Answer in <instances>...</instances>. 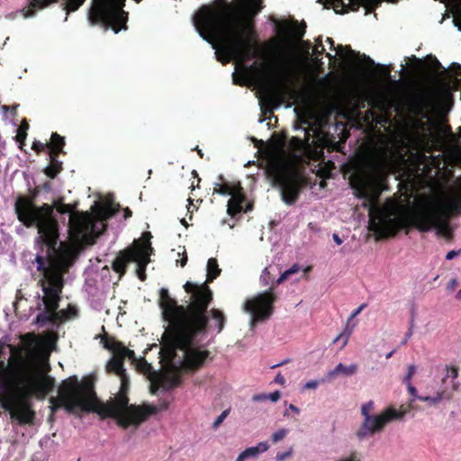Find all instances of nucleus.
<instances>
[{
    "label": "nucleus",
    "instance_id": "f704fd0d",
    "mask_svg": "<svg viewBox=\"0 0 461 461\" xmlns=\"http://www.w3.org/2000/svg\"><path fill=\"white\" fill-rule=\"evenodd\" d=\"M273 276L270 272V269L269 267H266L261 276H260V282H261V285H264V286H267L269 285L271 283H273Z\"/></svg>",
    "mask_w": 461,
    "mask_h": 461
},
{
    "label": "nucleus",
    "instance_id": "13d9d810",
    "mask_svg": "<svg viewBox=\"0 0 461 461\" xmlns=\"http://www.w3.org/2000/svg\"><path fill=\"white\" fill-rule=\"evenodd\" d=\"M366 307V304L363 303L361 304L360 306H358L350 315L349 317V320H352L353 318H355L356 316H357L361 311Z\"/></svg>",
    "mask_w": 461,
    "mask_h": 461
},
{
    "label": "nucleus",
    "instance_id": "052dcab7",
    "mask_svg": "<svg viewBox=\"0 0 461 461\" xmlns=\"http://www.w3.org/2000/svg\"><path fill=\"white\" fill-rule=\"evenodd\" d=\"M319 383L315 380L309 381L305 384L304 388L306 389H315L318 386Z\"/></svg>",
    "mask_w": 461,
    "mask_h": 461
},
{
    "label": "nucleus",
    "instance_id": "1a4fd4ad",
    "mask_svg": "<svg viewBox=\"0 0 461 461\" xmlns=\"http://www.w3.org/2000/svg\"><path fill=\"white\" fill-rule=\"evenodd\" d=\"M271 48L276 58L268 63H261L262 68H267L270 77L268 87L272 90H282L287 87L294 63V55L288 47L282 46L276 40L266 43Z\"/></svg>",
    "mask_w": 461,
    "mask_h": 461
},
{
    "label": "nucleus",
    "instance_id": "e2e57ef3",
    "mask_svg": "<svg viewBox=\"0 0 461 461\" xmlns=\"http://www.w3.org/2000/svg\"><path fill=\"white\" fill-rule=\"evenodd\" d=\"M300 270V267L298 264H294L289 269H287V271L289 272V275H293V274H296L298 273Z\"/></svg>",
    "mask_w": 461,
    "mask_h": 461
},
{
    "label": "nucleus",
    "instance_id": "4be33fe9",
    "mask_svg": "<svg viewBox=\"0 0 461 461\" xmlns=\"http://www.w3.org/2000/svg\"><path fill=\"white\" fill-rule=\"evenodd\" d=\"M218 183H215L213 194L232 196L235 193L240 191L242 186L240 182H229L222 175L218 176Z\"/></svg>",
    "mask_w": 461,
    "mask_h": 461
},
{
    "label": "nucleus",
    "instance_id": "49530a36",
    "mask_svg": "<svg viewBox=\"0 0 461 461\" xmlns=\"http://www.w3.org/2000/svg\"><path fill=\"white\" fill-rule=\"evenodd\" d=\"M448 375L453 379H456L458 376V369L456 366H446Z\"/></svg>",
    "mask_w": 461,
    "mask_h": 461
},
{
    "label": "nucleus",
    "instance_id": "20e7f679",
    "mask_svg": "<svg viewBox=\"0 0 461 461\" xmlns=\"http://www.w3.org/2000/svg\"><path fill=\"white\" fill-rule=\"evenodd\" d=\"M54 386L55 379L47 373L15 363L13 356L8 364L0 359V406L19 424L34 423L36 412L31 400L45 399Z\"/></svg>",
    "mask_w": 461,
    "mask_h": 461
},
{
    "label": "nucleus",
    "instance_id": "774afa93",
    "mask_svg": "<svg viewBox=\"0 0 461 461\" xmlns=\"http://www.w3.org/2000/svg\"><path fill=\"white\" fill-rule=\"evenodd\" d=\"M454 72L460 74L461 73V65L458 63H453L451 66Z\"/></svg>",
    "mask_w": 461,
    "mask_h": 461
},
{
    "label": "nucleus",
    "instance_id": "39448f33",
    "mask_svg": "<svg viewBox=\"0 0 461 461\" xmlns=\"http://www.w3.org/2000/svg\"><path fill=\"white\" fill-rule=\"evenodd\" d=\"M73 251L70 248L56 251L52 254H37L35 262L41 278L37 285L43 295L37 309L41 311L35 318L34 323L45 326L47 323L58 325L67 321L77 314L75 306L68 305L67 309L58 311L65 285L64 276L72 264Z\"/></svg>",
    "mask_w": 461,
    "mask_h": 461
},
{
    "label": "nucleus",
    "instance_id": "4468645a",
    "mask_svg": "<svg viewBox=\"0 0 461 461\" xmlns=\"http://www.w3.org/2000/svg\"><path fill=\"white\" fill-rule=\"evenodd\" d=\"M203 294H210L209 300L206 303L203 314L205 318V324L202 327L201 330L194 331L193 334L185 335L186 331L182 336V342L186 344L190 343L193 339H197L205 336L209 330H214L217 334L221 333L227 323V316L224 312L219 308H211L209 306L213 301V292L205 283H202L201 291Z\"/></svg>",
    "mask_w": 461,
    "mask_h": 461
},
{
    "label": "nucleus",
    "instance_id": "c03bdc74",
    "mask_svg": "<svg viewBox=\"0 0 461 461\" xmlns=\"http://www.w3.org/2000/svg\"><path fill=\"white\" fill-rule=\"evenodd\" d=\"M415 372H416V366L414 365H410L408 366V373L406 374V375L403 378V383L404 384L411 383V379L412 378Z\"/></svg>",
    "mask_w": 461,
    "mask_h": 461
},
{
    "label": "nucleus",
    "instance_id": "ddd939ff",
    "mask_svg": "<svg viewBox=\"0 0 461 461\" xmlns=\"http://www.w3.org/2000/svg\"><path fill=\"white\" fill-rule=\"evenodd\" d=\"M50 206H53V210L56 209L60 214H69L68 230L75 240H80L93 230L95 225L93 216L88 212L77 211V202L65 203L63 198L60 197L55 200Z\"/></svg>",
    "mask_w": 461,
    "mask_h": 461
},
{
    "label": "nucleus",
    "instance_id": "e433bc0d",
    "mask_svg": "<svg viewBox=\"0 0 461 461\" xmlns=\"http://www.w3.org/2000/svg\"><path fill=\"white\" fill-rule=\"evenodd\" d=\"M341 143L335 140H323V148H327L329 152L331 151H339L340 149Z\"/></svg>",
    "mask_w": 461,
    "mask_h": 461
},
{
    "label": "nucleus",
    "instance_id": "0eeeda50",
    "mask_svg": "<svg viewBox=\"0 0 461 461\" xmlns=\"http://www.w3.org/2000/svg\"><path fill=\"white\" fill-rule=\"evenodd\" d=\"M39 192V188L35 187L30 196H18L14 211L17 219L25 227L37 228L39 236L36 243L41 253L52 254L68 247L59 241V224L53 213V206L49 203L38 206L35 203Z\"/></svg>",
    "mask_w": 461,
    "mask_h": 461
},
{
    "label": "nucleus",
    "instance_id": "f257e3e1",
    "mask_svg": "<svg viewBox=\"0 0 461 461\" xmlns=\"http://www.w3.org/2000/svg\"><path fill=\"white\" fill-rule=\"evenodd\" d=\"M387 178L388 172L384 165L374 158L360 160L350 176V185L355 195L364 199L363 206L369 209V230L377 235L378 239H388L410 227L420 232L435 229L437 235L452 239L449 219L427 198L417 203L410 213L402 218H393L380 208H375L382 192L388 189Z\"/></svg>",
    "mask_w": 461,
    "mask_h": 461
},
{
    "label": "nucleus",
    "instance_id": "a19ab883",
    "mask_svg": "<svg viewBox=\"0 0 461 461\" xmlns=\"http://www.w3.org/2000/svg\"><path fill=\"white\" fill-rule=\"evenodd\" d=\"M229 413L230 410L223 411L212 423V428L217 429L223 422V420L226 419Z\"/></svg>",
    "mask_w": 461,
    "mask_h": 461
},
{
    "label": "nucleus",
    "instance_id": "79ce46f5",
    "mask_svg": "<svg viewBox=\"0 0 461 461\" xmlns=\"http://www.w3.org/2000/svg\"><path fill=\"white\" fill-rule=\"evenodd\" d=\"M351 331L352 330H348L346 333H340L339 334L335 339H334V343L338 342L339 340H340L341 339H343V344H342V348L345 347L347 344H348V339H349V336L351 334Z\"/></svg>",
    "mask_w": 461,
    "mask_h": 461
},
{
    "label": "nucleus",
    "instance_id": "ea45409f",
    "mask_svg": "<svg viewBox=\"0 0 461 461\" xmlns=\"http://www.w3.org/2000/svg\"><path fill=\"white\" fill-rule=\"evenodd\" d=\"M22 340L28 346H32L37 341V337L34 333L29 332L22 337Z\"/></svg>",
    "mask_w": 461,
    "mask_h": 461
},
{
    "label": "nucleus",
    "instance_id": "5fc2aeb1",
    "mask_svg": "<svg viewBox=\"0 0 461 461\" xmlns=\"http://www.w3.org/2000/svg\"><path fill=\"white\" fill-rule=\"evenodd\" d=\"M252 400H253L254 402H262V401H266V400H267V393H259V394H255V395H253Z\"/></svg>",
    "mask_w": 461,
    "mask_h": 461
},
{
    "label": "nucleus",
    "instance_id": "a18cd8bd",
    "mask_svg": "<svg viewBox=\"0 0 461 461\" xmlns=\"http://www.w3.org/2000/svg\"><path fill=\"white\" fill-rule=\"evenodd\" d=\"M305 23L302 27H296L293 30L294 36L297 39H302L305 34Z\"/></svg>",
    "mask_w": 461,
    "mask_h": 461
},
{
    "label": "nucleus",
    "instance_id": "338daca9",
    "mask_svg": "<svg viewBox=\"0 0 461 461\" xmlns=\"http://www.w3.org/2000/svg\"><path fill=\"white\" fill-rule=\"evenodd\" d=\"M132 216V212L129 207L123 209V217L124 219L131 218Z\"/></svg>",
    "mask_w": 461,
    "mask_h": 461
},
{
    "label": "nucleus",
    "instance_id": "412c9836",
    "mask_svg": "<svg viewBox=\"0 0 461 461\" xmlns=\"http://www.w3.org/2000/svg\"><path fill=\"white\" fill-rule=\"evenodd\" d=\"M246 201V195L243 192V188L235 193L228 201L227 212L231 217L236 216L241 212L250 211L252 205L248 204L246 208L243 207V203Z\"/></svg>",
    "mask_w": 461,
    "mask_h": 461
},
{
    "label": "nucleus",
    "instance_id": "58836bf2",
    "mask_svg": "<svg viewBox=\"0 0 461 461\" xmlns=\"http://www.w3.org/2000/svg\"><path fill=\"white\" fill-rule=\"evenodd\" d=\"M137 361H138L137 368L140 371L146 373L150 370L151 366L146 361V359L144 357H140Z\"/></svg>",
    "mask_w": 461,
    "mask_h": 461
},
{
    "label": "nucleus",
    "instance_id": "9b49d317",
    "mask_svg": "<svg viewBox=\"0 0 461 461\" xmlns=\"http://www.w3.org/2000/svg\"><path fill=\"white\" fill-rule=\"evenodd\" d=\"M196 339L185 344L180 339V335H171L163 339L161 351L169 360H173L176 356V350H182L185 353L182 366L186 372H196L200 370L207 360L212 359L210 357L211 352L208 349L201 350L194 347Z\"/></svg>",
    "mask_w": 461,
    "mask_h": 461
},
{
    "label": "nucleus",
    "instance_id": "bf43d9fd",
    "mask_svg": "<svg viewBox=\"0 0 461 461\" xmlns=\"http://www.w3.org/2000/svg\"><path fill=\"white\" fill-rule=\"evenodd\" d=\"M458 285V282L456 278H453L451 279L448 283H447V289L450 290V291H453L456 289V287Z\"/></svg>",
    "mask_w": 461,
    "mask_h": 461
},
{
    "label": "nucleus",
    "instance_id": "c85d7f7f",
    "mask_svg": "<svg viewBox=\"0 0 461 461\" xmlns=\"http://www.w3.org/2000/svg\"><path fill=\"white\" fill-rule=\"evenodd\" d=\"M120 209L119 204H109L105 207H101L96 212V217L98 220L106 221L115 215Z\"/></svg>",
    "mask_w": 461,
    "mask_h": 461
},
{
    "label": "nucleus",
    "instance_id": "864d4df0",
    "mask_svg": "<svg viewBox=\"0 0 461 461\" xmlns=\"http://www.w3.org/2000/svg\"><path fill=\"white\" fill-rule=\"evenodd\" d=\"M407 385V388H408V391L410 393V394L413 397V398H417L418 399V395H417V389L411 384H406Z\"/></svg>",
    "mask_w": 461,
    "mask_h": 461
},
{
    "label": "nucleus",
    "instance_id": "5701e85b",
    "mask_svg": "<svg viewBox=\"0 0 461 461\" xmlns=\"http://www.w3.org/2000/svg\"><path fill=\"white\" fill-rule=\"evenodd\" d=\"M65 145V138L57 132H52L50 136V142H48L49 155H66V151L64 150Z\"/></svg>",
    "mask_w": 461,
    "mask_h": 461
},
{
    "label": "nucleus",
    "instance_id": "8fccbe9b",
    "mask_svg": "<svg viewBox=\"0 0 461 461\" xmlns=\"http://www.w3.org/2000/svg\"><path fill=\"white\" fill-rule=\"evenodd\" d=\"M182 383V380L179 376H174L172 379H171V382H170V384L169 386L167 387V389L169 388H174V387H177L181 384Z\"/></svg>",
    "mask_w": 461,
    "mask_h": 461
},
{
    "label": "nucleus",
    "instance_id": "4c0bfd02",
    "mask_svg": "<svg viewBox=\"0 0 461 461\" xmlns=\"http://www.w3.org/2000/svg\"><path fill=\"white\" fill-rule=\"evenodd\" d=\"M32 149L38 154L43 152L46 149H48V142L43 143L39 140H34L32 145Z\"/></svg>",
    "mask_w": 461,
    "mask_h": 461
},
{
    "label": "nucleus",
    "instance_id": "9d476101",
    "mask_svg": "<svg viewBox=\"0 0 461 461\" xmlns=\"http://www.w3.org/2000/svg\"><path fill=\"white\" fill-rule=\"evenodd\" d=\"M124 0H95L89 9L88 20L92 25L102 24L115 33L126 29L128 13L123 11Z\"/></svg>",
    "mask_w": 461,
    "mask_h": 461
},
{
    "label": "nucleus",
    "instance_id": "3c124183",
    "mask_svg": "<svg viewBox=\"0 0 461 461\" xmlns=\"http://www.w3.org/2000/svg\"><path fill=\"white\" fill-rule=\"evenodd\" d=\"M125 358L128 357L132 363L137 362V357L135 352L127 348V351H125Z\"/></svg>",
    "mask_w": 461,
    "mask_h": 461
},
{
    "label": "nucleus",
    "instance_id": "dca6fc26",
    "mask_svg": "<svg viewBox=\"0 0 461 461\" xmlns=\"http://www.w3.org/2000/svg\"><path fill=\"white\" fill-rule=\"evenodd\" d=\"M275 181L280 188L283 202L288 205L297 202L302 189L306 185L303 176L286 169L279 171Z\"/></svg>",
    "mask_w": 461,
    "mask_h": 461
},
{
    "label": "nucleus",
    "instance_id": "423d86ee",
    "mask_svg": "<svg viewBox=\"0 0 461 461\" xmlns=\"http://www.w3.org/2000/svg\"><path fill=\"white\" fill-rule=\"evenodd\" d=\"M185 292L189 295L187 304H178L177 301L171 297L167 288L159 290L158 306L162 311L163 319L168 322L163 339L171 335L182 336L193 334L201 330L205 324L203 311L209 295L201 291L202 284L186 281L183 285Z\"/></svg>",
    "mask_w": 461,
    "mask_h": 461
},
{
    "label": "nucleus",
    "instance_id": "cd10ccee",
    "mask_svg": "<svg viewBox=\"0 0 461 461\" xmlns=\"http://www.w3.org/2000/svg\"><path fill=\"white\" fill-rule=\"evenodd\" d=\"M106 370L109 373H114L119 377L122 375H126V370L123 366V361L112 357L107 365H106Z\"/></svg>",
    "mask_w": 461,
    "mask_h": 461
},
{
    "label": "nucleus",
    "instance_id": "393cba45",
    "mask_svg": "<svg viewBox=\"0 0 461 461\" xmlns=\"http://www.w3.org/2000/svg\"><path fill=\"white\" fill-rule=\"evenodd\" d=\"M49 157L50 163L43 172L48 177L54 179L63 170V163L58 159L59 156L49 155Z\"/></svg>",
    "mask_w": 461,
    "mask_h": 461
},
{
    "label": "nucleus",
    "instance_id": "473e14b6",
    "mask_svg": "<svg viewBox=\"0 0 461 461\" xmlns=\"http://www.w3.org/2000/svg\"><path fill=\"white\" fill-rule=\"evenodd\" d=\"M115 348L113 352V358H118L122 361L124 362V359H125V351H127V348L123 345L122 342L120 341L119 344H115Z\"/></svg>",
    "mask_w": 461,
    "mask_h": 461
},
{
    "label": "nucleus",
    "instance_id": "37998d69",
    "mask_svg": "<svg viewBox=\"0 0 461 461\" xmlns=\"http://www.w3.org/2000/svg\"><path fill=\"white\" fill-rule=\"evenodd\" d=\"M287 434V430L285 429H279L278 431L273 433L272 435V440L273 442L276 443L280 440H282Z\"/></svg>",
    "mask_w": 461,
    "mask_h": 461
},
{
    "label": "nucleus",
    "instance_id": "c9c22d12",
    "mask_svg": "<svg viewBox=\"0 0 461 461\" xmlns=\"http://www.w3.org/2000/svg\"><path fill=\"white\" fill-rule=\"evenodd\" d=\"M102 342H103L104 348L110 351H113L115 348L114 345L120 343V341L115 339V338L110 337V336H104V338L102 339Z\"/></svg>",
    "mask_w": 461,
    "mask_h": 461
},
{
    "label": "nucleus",
    "instance_id": "a878e982",
    "mask_svg": "<svg viewBox=\"0 0 461 461\" xmlns=\"http://www.w3.org/2000/svg\"><path fill=\"white\" fill-rule=\"evenodd\" d=\"M358 366L357 364H351L349 366H344L339 363L336 367L328 373V377L333 379L337 375L342 374L346 376L352 375L357 373Z\"/></svg>",
    "mask_w": 461,
    "mask_h": 461
},
{
    "label": "nucleus",
    "instance_id": "f03ea898",
    "mask_svg": "<svg viewBox=\"0 0 461 461\" xmlns=\"http://www.w3.org/2000/svg\"><path fill=\"white\" fill-rule=\"evenodd\" d=\"M216 3L200 7L193 21L200 36L216 50L217 59L225 65L232 59L244 62L259 57L253 24L238 23L235 7L227 0Z\"/></svg>",
    "mask_w": 461,
    "mask_h": 461
},
{
    "label": "nucleus",
    "instance_id": "2eb2a0df",
    "mask_svg": "<svg viewBox=\"0 0 461 461\" xmlns=\"http://www.w3.org/2000/svg\"><path fill=\"white\" fill-rule=\"evenodd\" d=\"M452 99L449 86L418 94L411 102L412 113L422 118L429 117V112L436 109L444 101Z\"/></svg>",
    "mask_w": 461,
    "mask_h": 461
},
{
    "label": "nucleus",
    "instance_id": "2f4dec72",
    "mask_svg": "<svg viewBox=\"0 0 461 461\" xmlns=\"http://www.w3.org/2000/svg\"><path fill=\"white\" fill-rule=\"evenodd\" d=\"M85 1L86 0H64L62 8L67 14L64 21L68 20V14L77 11L85 3Z\"/></svg>",
    "mask_w": 461,
    "mask_h": 461
},
{
    "label": "nucleus",
    "instance_id": "a211bd4d",
    "mask_svg": "<svg viewBox=\"0 0 461 461\" xmlns=\"http://www.w3.org/2000/svg\"><path fill=\"white\" fill-rule=\"evenodd\" d=\"M65 381H66V379L61 381V383L59 386V389H58V395L51 396L49 399V402L50 403V415L49 416L48 420L50 422H52L54 420L55 412L61 408H64L68 413H71V414H75V415H79V412H86L79 406L75 407L72 411L68 410V408L66 407V404H68L67 402L70 401L68 398H73L74 397L73 395L68 396V398L65 400H58L62 395V387H63V384Z\"/></svg>",
    "mask_w": 461,
    "mask_h": 461
},
{
    "label": "nucleus",
    "instance_id": "603ef678",
    "mask_svg": "<svg viewBox=\"0 0 461 461\" xmlns=\"http://www.w3.org/2000/svg\"><path fill=\"white\" fill-rule=\"evenodd\" d=\"M290 276L289 275V272L287 270H285L284 273L281 274V276L277 278V280L276 281V285H280L282 284L283 282H285L286 279H288Z\"/></svg>",
    "mask_w": 461,
    "mask_h": 461
},
{
    "label": "nucleus",
    "instance_id": "72a5a7b5",
    "mask_svg": "<svg viewBox=\"0 0 461 461\" xmlns=\"http://www.w3.org/2000/svg\"><path fill=\"white\" fill-rule=\"evenodd\" d=\"M443 392H439L436 394V396H419L418 399L422 402H427L431 405H436L443 399Z\"/></svg>",
    "mask_w": 461,
    "mask_h": 461
},
{
    "label": "nucleus",
    "instance_id": "bb28decb",
    "mask_svg": "<svg viewBox=\"0 0 461 461\" xmlns=\"http://www.w3.org/2000/svg\"><path fill=\"white\" fill-rule=\"evenodd\" d=\"M221 269L219 268L217 259L214 258H211L207 261V276L206 281L204 282L207 285L209 283H212L214 279H216L220 274Z\"/></svg>",
    "mask_w": 461,
    "mask_h": 461
},
{
    "label": "nucleus",
    "instance_id": "69168bd1",
    "mask_svg": "<svg viewBox=\"0 0 461 461\" xmlns=\"http://www.w3.org/2000/svg\"><path fill=\"white\" fill-rule=\"evenodd\" d=\"M9 348H10V351L12 353V355H17V356H20L21 355V350L16 348L15 346L14 345H8Z\"/></svg>",
    "mask_w": 461,
    "mask_h": 461
},
{
    "label": "nucleus",
    "instance_id": "c756f323",
    "mask_svg": "<svg viewBox=\"0 0 461 461\" xmlns=\"http://www.w3.org/2000/svg\"><path fill=\"white\" fill-rule=\"evenodd\" d=\"M268 448L269 445L267 442H260L258 446L248 447L241 453L245 455V458L247 459L249 457H255L258 454L266 452Z\"/></svg>",
    "mask_w": 461,
    "mask_h": 461
},
{
    "label": "nucleus",
    "instance_id": "4d7b16f0",
    "mask_svg": "<svg viewBox=\"0 0 461 461\" xmlns=\"http://www.w3.org/2000/svg\"><path fill=\"white\" fill-rule=\"evenodd\" d=\"M413 327H414V318L413 316L411 317V321H410V328H409V330L407 331L405 337L407 339H410L411 336H412V333H413Z\"/></svg>",
    "mask_w": 461,
    "mask_h": 461
},
{
    "label": "nucleus",
    "instance_id": "7c9ffc66",
    "mask_svg": "<svg viewBox=\"0 0 461 461\" xmlns=\"http://www.w3.org/2000/svg\"><path fill=\"white\" fill-rule=\"evenodd\" d=\"M28 129L29 123L26 119H23L22 121L20 127L17 130V134L15 136V140L20 144L19 148L21 149H23V147L25 145Z\"/></svg>",
    "mask_w": 461,
    "mask_h": 461
},
{
    "label": "nucleus",
    "instance_id": "7ed1b4c3",
    "mask_svg": "<svg viewBox=\"0 0 461 461\" xmlns=\"http://www.w3.org/2000/svg\"><path fill=\"white\" fill-rule=\"evenodd\" d=\"M121 386L117 395L106 402L97 397L93 375H87L79 380L77 375L66 378L62 387V395L59 400H65L68 396L70 401L66 407L72 411L75 407H81L86 412L97 413L102 419L113 418L116 424L127 429L130 427L137 429L150 416L158 412V408L150 404L135 405L129 403L128 393L130 390V378L128 375L120 376Z\"/></svg>",
    "mask_w": 461,
    "mask_h": 461
},
{
    "label": "nucleus",
    "instance_id": "de8ad7c7",
    "mask_svg": "<svg viewBox=\"0 0 461 461\" xmlns=\"http://www.w3.org/2000/svg\"><path fill=\"white\" fill-rule=\"evenodd\" d=\"M317 41H319V44L315 47V49L313 50L314 53L317 55V56H321L323 54V52L325 51V49L323 47V45L321 44V38H319L317 40Z\"/></svg>",
    "mask_w": 461,
    "mask_h": 461
},
{
    "label": "nucleus",
    "instance_id": "b1692460",
    "mask_svg": "<svg viewBox=\"0 0 461 461\" xmlns=\"http://www.w3.org/2000/svg\"><path fill=\"white\" fill-rule=\"evenodd\" d=\"M59 0H31L28 7L21 10L25 18L32 17L35 14L36 10H41L52 3H57Z\"/></svg>",
    "mask_w": 461,
    "mask_h": 461
},
{
    "label": "nucleus",
    "instance_id": "f3484780",
    "mask_svg": "<svg viewBox=\"0 0 461 461\" xmlns=\"http://www.w3.org/2000/svg\"><path fill=\"white\" fill-rule=\"evenodd\" d=\"M277 297L274 294V288L258 294L251 300H247L244 308L252 314L254 321H262L268 319L274 312V303Z\"/></svg>",
    "mask_w": 461,
    "mask_h": 461
},
{
    "label": "nucleus",
    "instance_id": "6ab92c4d",
    "mask_svg": "<svg viewBox=\"0 0 461 461\" xmlns=\"http://www.w3.org/2000/svg\"><path fill=\"white\" fill-rule=\"evenodd\" d=\"M336 50L338 54L345 55L348 59L358 58L361 61L365 62L369 67H377L383 70L384 76L385 77H390V69L380 65H375L370 57L366 56V54L360 55L358 52L353 50L349 45H338Z\"/></svg>",
    "mask_w": 461,
    "mask_h": 461
},
{
    "label": "nucleus",
    "instance_id": "aec40b11",
    "mask_svg": "<svg viewBox=\"0 0 461 461\" xmlns=\"http://www.w3.org/2000/svg\"><path fill=\"white\" fill-rule=\"evenodd\" d=\"M429 202L435 206L438 210L443 212L447 219H449L452 216L461 214V198L454 197L447 201L446 203H441L436 200L429 199Z\"/></svg>",
    "mask_w": 461,
    "mask_h": 461
},
{
    "label": "nucleus",
    "instance_id": "6e6d98bb",
    "mask_svg": "<svg viewBox=\"0 0 461 461\" xmlns=\"http://www.w3.org/2000/svg\"><path fill=\"white\" fill-rule=\"evenodd\" d=\"M461 253V249L459 250H450L447 252V254L446 255V259L447 260H451L453 259L455 257L458 256L459 254Z\"/></svg>",
    "mask_w": 461,
    "mask_h": 461
},
{
    "label": "nucleus",
    "instance_id": "0e129e2a",
    "mask_svg": "<svg viewBox=\"0 0 461 461\" xmlns=\"http://www.w3.org/2000/svg\"><path fill=\"white\" fill-rule=\"evenodd\" d=\"M275 382L276 384H279L283 385L285 383V377L281 374H277L276 376L275 377Z\"/></svg>",
    "mask_w": 461,
    "mask_h": 461
},
{
    "label": "nucleus",
    "instance_id": "f8f14e48",
    "mask_svg": "<svg viewBox=\"0 0 461 461\" xmlns=\"http://www.w3.org/2000/svg\"><path fill=\"white\" fill-rule=\"evenodd\" d=\"M374 408L373 401H369L361 406V414L364 417V420L356 432V436L359 440L381 432L387 423L394 420L402 419L406 413L404 411H400L390 406L378 415H371Z\"/></svg>",
    "mask_w": 461,
    "mask_h": 461
},
{
    "label": "nucleus",
    "instance_id": "09e8293b",
    "mask_svg": "<svg viewBox=\"0 0 461 461\" xmlns=\"http://www.w3.org/2000/svg\"><path fill=\"white\" fill-rule=\"evenodd\" d=\"M281 397V393L279 391H275L271 393L267 394V400H270L273 402H277Z\"/></svg>",
    "mask_w": 461,
    "mask_h": 461
},
{
    "label": "nucleus",
    "instance_id": "6e6552de",
    "mask_svg": "<svg viewBox=\"0 0 461 461\" xmlns=\"http://www.w3.org/2000/svg\"><path fill=\"white\" fill-rule=\"evenodd\" d=\"M150 239V232H145L141 239L135 240L131 246L120 251L112 264L113 271L122 276L126 273L127 265L131 262H135L138 278L140 281H145L147 278L146 267L150 262L149 258L153 252Z\"/></svg>",
    "mask_w": 461,
    "mask_h": 461
},
{
    "label": "nucleus",
    "instance_id": "680f3d73",
    "mask_svg": "<svg viewBox=\"0 0 461 461\" xmlns=\"http://www.w3.org/2000/svg\"><path fill=\"white\" fill-rule=\"evenodd\" d=\"M291 455V451L284 452V453H277L276 459L278 461H283L286 457H288Z\"/></svg>",
    "mask_w": 461,
    "mask_h": 461
}]
</instances>
